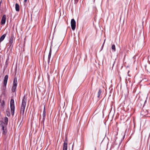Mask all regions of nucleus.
Here are the masks:
<instances>
[{
  "label": "nucleus",
  "mask_w": 150,
  "mask_h": 150,
  "mask_svg": "<svg viewBox=\"0 0 150 150\" xmlns=\"http://www.w3.org/2000/svg\"><path fill=\"white\" fill-rule=\"evenodd\" d=\"M129 71H128V73H129Z\"/></svg>",
  "instance_id": "aec40b11"
},
{
  "label": "nucleus",
  "mask_w": 150,
  "mask_h": 150,
  "mask_svg": "<svg viewBox=\"0 0 150 150\" xmlns=\"http://www.w3.org/2000/svg\"><path fill=\"white\" fill-rule=\"evenodd\" d=\"M71 24L72 30H74L76 28V21L74 19L71 20Z\"/></svg>",
  "instance_id": "423d86ee"
},
{
  "label": "nucleus",
  "mask_w": 150,
  "mask_h": 150,
  "mask_svg": "<svg viewBox=\"0 0 150 150\" xmlns=\"http://www.w3.org/2000/svg\"><path fill=\"white\" fill-rule=\"evenodd\" d=\"M27 1V0H24V2H26Z\"/></svg>",
  "instance_id": "6ab92c4d"
},
{
  "label": "nucleus",
  "mask_w": 150,
  "mask_h": 150,
  "mask_svg": "<svg viewBox=\"0 0 150 150\" xmlns=\"http://www.w3.org/2000/svg\"><path fill=\"white\" fill-rule=\"evenodd\" d=\"M8 78V75H6L4 77V87L3 89H5L6 88V86L7 84V80Z\"/></svg>",
  "instance_id": "0eeeda50"
},
{
  "label": "nucleus",
  "mask_w": 150,
  "mask_h": 150,
  "mask_svg": "<svg viewBox=\"0 0 150 150\" xmlns=\"http://www.w3.org/2000/svg\"><path fill=\"white\" fill-rule=\"evenodd\" d=\"M6 21V16L5 15H3V17L2 18L1 22V25H3V24H4L5 23Z\"/></svg>",
  "instance_id": "1a4fd4ad"
},
{
  "label": "nucleus",
  "mask_w": 150,
  "mask_h": 150,
  "mask_svg": "<svg viewBox=\"0 0 150 150\" xmlns=\"http://www.w3.org/2000/svg\"><path fill=\"white\" fill-rule=\"evenodd\" d=\"M46 115V111L45 110V108H44V110L43 112V113L42 114V117H43V120H44L45 118Z\"/></svg>",
  "instance_id": "ddd939ff"
},
{
  "label": "nucleus",
  "mask_w": 150,
  "mask_h": 150,
  "mask_svg": "<svg viewBox=\"0 0 150 150\" xmlns=\"http://www.w3.org/2000/svg\"><path fill=\"white\" fill-rule=\"evenodd\" d=\"M6 36V34H5L3 35L0 38V42L2 41L4 39L5 36Z\"/></svg>",
  "instance_id": "4468645a"
},
{
  "label": "nucleus",
  "mask_w": 150,
  "mask_h": 150,
  "mask_svg": "<svg viewBox=\"0 0 150 150\" xmlns=\"http://www.w3.org/2000/svg\"><path fill=\"white\" fill-rule=\"evenodd\" d=\"M4 121H1V125L0 126V128L3 131V134H6L7 132L6 129H5V126L7 125L8 122V118L7 117H5L4 119Z\"/></svg>",
  "instance_id": "f257e3e1"
},
{
  "label": "nucleus",
  "mask_w": 150,
  "mask_h": 150,
  "mask_svg": "<svg viewBox=\"0 0 150 150\" xmlns=\"http://www.w3.org/2000/svg\"><path fill=\"white\" fill-rule=\"evenodd\" d=\"M111 48L112 50H114V51H115V47L114 45H112Z\"/></svg>",
  "instance_id": "a211bd4d"
},
{
  "label": "nucleus",
  "mask_w": 150,
  "mask_h": 150,
  "mask_svg": "<svg viewBox=\"0 0 150 150\" xmlns=\"http://www.w3.org/2000/svg\"><path fill=\"white\" fill-rule=\"evenodd\" d=\"M51 49L50 50V51L49 52V55H48V59L49 60H50V57H51Z\"/></svg>",
  "instance_id": "f3484780"
},
{
  "label": "nucleus",
  "mask_w": 150,
  "mask_h": 150,
  "mask_svg": "<svg viewBox=\"0 0 150 150\" xmlns=\"http://www.w3.org/2000/svg\"><path fill=\"white\" fill-rule=\"evenodd\" d=\"M67 139L66 138L65 139L64 143L63 144V150H67Z\"/></svg>",
  "instance_id": "6e6552de"
},
{
  "label": "nucleus",
  "mask_w": 150,
  "mask_h": 150,
  "mask_svg": "<svg viewBox=\"0 0 150 150\" xmlns=\"http://www.w3.org/2000/svg\"><path fill=\"white\" fill-rule=\"evenodd\" d=\"M15 8L16 11H19V5L16 3L15 4Z\"/></svg>",
  "instance_id": "9b49d317"
},
{
  "label": "nucleus",
  "mask_w": 150,
  "mask_h": 150,
  "mask_svg": "<svg viewBox=\"0 0 150 150\" xmlns=\"http://www.w3.org/2000/svg\"><path fill=\"white\" fill-rule=\"evenodd\" d=\"M62 42V39H61L60 40L59 39H58L57 40L56 42V45H55V47L57 49V50H58L60 45H61Z\"/></svg>",
  "instance_id": "39448f33"
},
{
  "label": "nucleus",
  "mask_w": 150,
  "mask_h": 150,
  "mask_svg": "<svg viewBox=\"0 0 150 150\" xmlns=\"http://www.w3.org/2000/svg\"><path fill=\"white\" fill-rule=\"evenodd\" d=\"M147 111L146 110L142 109V111H141V113L143 115H145L147 113Z\"/></svg>",
  "instance_id": "9d476101"
},
{
  "label": "nucleus",
  "mask_w": 150,
  "mask_h": 150,
  "mask_svg": "<svg viewBox=\"0 0 150 150\" xmlns=\"http://www.w3.org/2000/svg\"><path fill=\"white\" fill-rule=\"evenodd\" d=\"M13 35L11 37L10 39V40L9 42L11 45H12L13 43Z\"/></svg>",
  "instance_id": "f8f14e48"
},
{
  "label": "nucleus",
  "mask_w": 150,
  "mask_h": 150,
  "mask_svg": "<svg viewBox=\"0 0 150 150\" xmlns=\"http://www.w3.org/2000/svg\"><path fill=\"white\" fill-rule=\"evenodd\" d=\"M17 83V79L16 77H15L13 81V83L12 88L11 90L13 92H15L16 88Z\"/></svg>",
  "instance_id": "7ed1b4c3"
},
{
  "label": "nucleus",
  "mask_w": 150,
  "mask_h": 150,
  "mask_svg": "<svg viewBox=\"0 0 150 150\" xmlns=\"http://www.w3.org/2000/svg\"><path fill=\"white\" fill-rule=\"evenodd\" d=\"M0 105L2 107H4L5 106V101L4 100H3L0 103Z\"/></svg>",
  "instance_id": "2eb2a0df"
},
{
  "label": "nucleus",
  "mask_w": 150,
  "mask_h": 150,
  "mask_svg": "<svg viewBox=\"0 0 150 150\" xmlns=\"http://www.w3.org/2000/svg\"><path fill=\"white\" fill-rule=\"evenodd\" d=\"M27 98L24 95L23 98L21 108V113L23 115L24 114V110L26 103Z\"/></svg>",
  "instance_id": "f03ea898"
},
{
  "label": "nucleus",
  "mask_w": 150,
  "mask_h": 150,
  "mask_svg": "<svg viewBox=\"0 0 150 150\" xmlns=\"http://www.w3.org/2000/svg\"><path fill=\"white\" fill-rule=\"evenodd\" d=\"M102 92L101 90L100 89L98 93V98H100V95Z\"/></svg>",
  "instance_id": "dca6fc26"
},
{
  "label": "nucleus",
  "mask_w": 150,
  "mask_h": 150,
  "mask_svg": "<svg viewBox=\"0 0 150 150\" xmlns=\"http://www.w3.org/2000/svg\"><path fill=\"white\" fill-rule=\"evenodd\" d=\"M10 107L11 110V113L12 115H13L14 113L15 106L14 101L13 99H11L10 101Z\"/></svg>",
  "instance_id": "20e7f679"
}]
</instances>
